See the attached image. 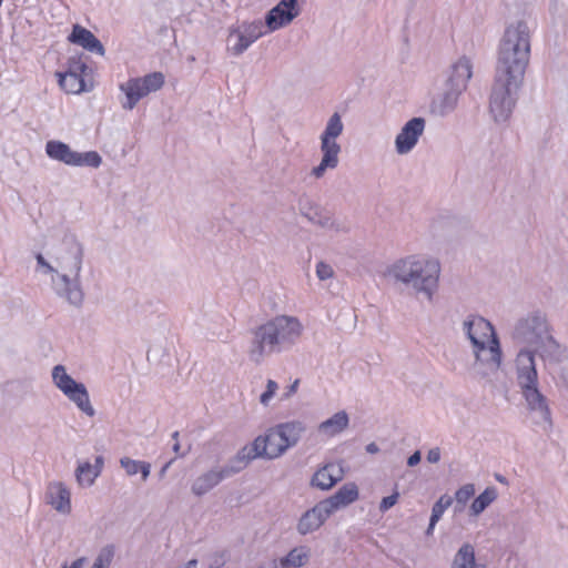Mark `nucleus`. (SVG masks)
<instances>
[{
    "label": "nucleus",
    "mask_w": 568,
    "mask_h": 568,
    "mask_svg": "<svg viewBox=\"0 0 568 568\" xmlns=\"http://www.w3.org/2000/svg\"><path fill=\"white\" fill-rule=\"evenodd\" d=\"M100 475V468H97L89 462L79 464L75 469V478L80 486L90 487Z\"/></svg>",
    "instance_id": "31"
},
{
    "label": "nucleus",
    "mask_w": 568,
    "mask_h": 568,
    "mask_svg": "<svg viewBox=\"0 0 568 568\" xmlns=\"http://www.w3.org/2000/svg\"><path fill=\"white\" fill-rule=\"evenodd\" d=\"M298 211L310 223L334 233H347V224L310 199H301Z\"/></svg>",
    "instance_id": "13"
},
{
    "label": "nucleus",
    "mask_w": 568,
    "mask_h": 568,
    "mask_svg": "<svg viewBox=\"0 0 568 568\" xmlns=\"http://www.w3.org/2000/svg\"><path fill=\"white\" fill-rule=\"evenodd\" d=\"M84 562V558H79L74 560L69 568H82Z\"/></svg>",
    "instance_id": "47"
},
{
    "label": "nucleus",
    "mask_w": 568,
    "mask_h": 568,
    "mask_svg": "<svg viewBox=\"0 0 568 568\" xmlns=\"http://www.w3.org/2000/svg\"><path fill=\"white\" fill-rule=\"evenodd\" d=\"M515 374L519 392L532 422L544 432H550L552 429L551 409L547 397L539 389L536 362L530 352L517 353Z\"/></svg>",
    "instance_id": "5"
},
{
    "label": "nucleus",
    "mask_w": 568,
    "mask_h": 568,
    "mask_svg": "<svg viewBox=\"0 0 568 568\" xmlns=\"http://www.w3.org/2000/svg\"><path fill=\"white\" fill-rule=\"evenodd\" d=\"M436 524L437 523H433V518L429 519V525H428L427 530H426L427 535H432L433 534V530H434Z\"/></svg>",
    "instance_id": "49"
},
{
    "label": "nucleus",
    "mask_w": 568,
    "mask_h": 568,
    "mask_svg": "<svg viewBox=\"0 0 568 568\" xmlns=\"http://www.w3.org/2000/svg\"><path fill=\"white\" fill-rule=\"evenodd\" d=\"M68 39L70 42L81 45L90 52L98 53L101 57L105 54V50L101 41L90 30L79 24L73 26L72 32Z\"/></svg>",
    "instance_id": "24"
},
{
    "label": "nucleus",
    "mask_w": 568,
    "mask_h": 568,
    "mask_svg": "<svg viewBox=\"0 0 568 568\" xmlns=\"http://www.w3.org/2000/svg\"><path fill=\"white\" fill-rule=\"evenodd\" d=\"M170 464H171V462H170V463H168V464L162 468L161 474H164V473L166 471V469L169 468Z\"/></svg>",
    "instance_id": "53"
},
{
    "label": "nucleus",
    "mask_w": 568,
    "mask_h": 568,
    "mask_svg": "<svg viewBox=\"0 0 568 568\" xmlns=\"http://www.w3.org/2000/svg\"><path fill=\"white\" fill-rule=\"evenodd\" d=\"M450 568H486L476 562L474 546L466 542L455 554Z\"/></svg>",
    "instance_id": "27"
},
{
    "label": "nucleus",
    "mask_w": 568,
    "mask_h": 568,
    "mask_svg": "<svg viewBox=\"0 0 568 568\" xmlns=\"http://www.w3.org/2000/svg\"><path fill=\"white\" fill-rule=\"evenodd\" d=\"M44 499L57 513L68 516L72 511L71 491L62 481L48 484Z\"/></svg>",
    "instance_id": "17"
},
{
    "label": "nucleus",
    "mask_w": 568,
    "mask_h": 568,
    "mask_svg": "<svg viewBox=\"0 0 568 568\" xmlns=\"http://www.w3.org/2000/svg\"><path fill=\"white\" fill-rule=\"evenodd\" d=\"M496 479H497L499 483H501V484H506V483H507V481H506V479H505L503 476H500V475H496Z\"/></svg>",
    "instance_id": "51"
},
{
    "label": "nucleus",
    "mask_w": 568,
    "mask_h": 568,
    "mask_svg": "<svg viewBox=\"0 0 568 568\" xmlns=\"http://www.w3.org/2000/svg\"><path fill=\"white\" fill-rule=\"evenodd\" d=\"M59 84L67 93H80L84 91V80L82 77L70 73H58Z\"/></svg>",
    "instance_id": "33"
},
{
    "label": "nucleus",
    "mask_w": 568,
    "mask_h": 568,
    "mask_svg": "<svg viewBox=\"0 0 568 568\" xmlns=\"http://www.w3.org/2000/svg\"><path fill=\"white\" fill-rule=\"evenodd\" d=\"M463 92L464 91L462 89L445 83L444 90L432 101V112L439 116L450 114L456 109L459 97Z\"/></svg>",
    "instance_id": "18"
},
{
    "label": "nucleus",
    "mask_w": 568,
    "mask_h": 568,
    "mask_svg": "<svg viewBox=\"0 0 568 568\" xmlns=\"http://www.w3.org/2000/svg\"><path fill=\"white\" fill-rule=\"evenodd\" d=\"M224 564H225V560H224L223 555L215 554L211 558L210 568H221L222 566H224Z\"/></svg>",
    "instance_id": "43"
},
{
    "label": "nucleus",
    "mask_w": 568,
    "mask_h": 568,
    "mask_svg": "<svg viewBox=\"0 0 568 568\" xmlns=\"http://www.w3.org/2000/svg\"><path fill=\"white\" fill-rule=\"evenodd\" d=\"M497 498V490L495 487H487L479 496H477L470 505V514L478 516L481 514L495 499Z\"/></svg>",
    "instance_id": "32"
},
{
    "label": "nucleus",
    "mask_w": 568,
    "mask_h": 568,
    "mask_svg": "<svg viewBox=\"0 0 568 568\" xmlns=\"http://www.w3.org/2000/svg\"><path fill=\"white\" fill-rule=\"evenodd\" d=\"M256 449L257 447H254L252 443L250 445H245L232 459L229 460L226 465L220 466V471L224 479L240 473L248 465L250 462L261 458Z\"/></svg>",
    "instance_id": "20"
},
{
    "label": "nucleus",
    "mask_w": 568,
    "mask_h": 568,
    "mask_svg": "<svg viewBox=\"0 0 568 568\" xmlns=\"http://www.w3.org/2000/svg\"><path fill=\"white\" fill-rule=\"evenodd\" d=\"M509 336L515 344L523 346L518 352H530L535 362L536 355L548 364H559L565 358L566 349L554 336L548 316L541 310H532L517 317Z\"/></svg>",
    "instance_id": "2"
},
{
    "label": "nucleus",
    "mask_w": 568,
    "mask_h": 568,
    "mask_svg": "<svg viewBox=\"0 0 568 568\" xmlns=\"http://www.w3.org/2000/svg\"><path fill=\"white\" fill-rule=\"evenodd\" d=\"M343 477L342 466L333 463L326 464L313 475L311 486L321 490H328L341 481Z\"/></svg>",
    "instance_id": "22"
},
{
    "label": "nucleus",
    "mask_w": 568,
    "mask_h": 568,
    "mask_svg": "<svg viewBox=\"0 0 568 568\" xmlns=\"http://www.w3.org/2000/svg\"><path fill=\"white\" fill-rule=\"evenodd\" d=\"M178 437H179V432H174V433L172 434V438H173L175 442H178Z\"/></svg>",
    "instance_id": "52"
},
{
    "label": "nucleus",
    "mask_w": 568,
    "mask_h": 568,
    "mask_svg": "<svg viewBox=\"0 0 568 568\" xmlns=\"http://www.w3.org/2000/svg\"><path fill=\"white\" fill-rule=\"evenodd\" d=\"M331 515L329 510H327L324 504L320 501L312 509H308L302 515L297 524V531L301 535H307L315 531Z\"/></svg>",
    "instance_id": "19"
},
{
    "label": "nucleus",
    "mask_w": 568,
    "mask_h": 568,
    "mask_svg": "<svg viewBox=\"0 0 568 568\" xmlns=\"http://www.w3.org/2000/svg\"><path fill=\"white\" fill-rule=\"evenodd\" d=\"M303 333V325L295 316L278 315L258 326L253 333L250 357L260 363L265 355L290 349Z\"/></svg>",
    "instance_id": "7"
},
{
    "label": "nucleus",
    "mask_w": 568,
    "mask_h": 568,
    "mask_svg": "<svg viewBox=\"0 0 568 568\" xmlns=\"http://www.w3.org/2000/svg\"><path fill=\"white\" fill-rule=\"evenodd\" d=\"M164 74L159 71L144 77L129 79L119 85V89L125 95L124 101L121 102V106L124 110H133L141 99L159 91L164 85Z\"/></svg>",
    "instance_id": "11"
},
{
    "label": "nucleus",
    "mask_w": 568,
    "mask_h": 568,
    "mask_svg": "<svg viewBox=\"0 0 568 568\" xmlns=\"http://www.w3.org/2000/svg\"><path fill=\"white\" fill-rule=\"evenodd\" d=\"M180 449H181V446H180L179 442H175V444L173 445L174 453L178 454L179 456H185L186 452L180 453Z\"/></svg>",
    "instance_id": "48"
},
{
    "label": "nucleus",
    "mask_w": 568,
    "mask_h": 568,
    "mask_svg": "<svg viewBox=\"0 0 568 568\" xmlns=\"http://www.w3.org/2000/svg\"><path fill=\"white\" fill-rule=\"evenodd\" d=\"M474 484H466L455 493V499L458 504L465 505L474 496Z\"/></svg>",
    "instance_id": "38"
},
{
    "label": "nucleus",
    "mask_w": 568,
    "mask_h": 568,
    "mask_svg": "<svg viewBox=\"0 0 568 568\" xmlns=\"http://www.w3.org/2000/svg\"><path fill=\"white\" fill-rule=\"evenodd\" d=\"M440 272L437 258L408 255L392 263L385 271V277L394 285L410 290L416 296L432 302L439 286Z\"/></svg>",
    "instance_id": "4"
},
{
    "label": "nucleus",
    "mask_w": 568,
    "mask_h": 568,
    "mask_svg": "<svg viewBox=\"0 0 568 568\" xmlns=\"http://www.w3.org/2000/svg\"><path fill=\"white\" fill-rule=\"evenodd\" d=\"M305 430L306 426L301 420L281 423L270 428L264 436H257L252 444L257 447L261 458L275 459L296 446Z\"/></svg>",
    "instance_id": "8"
},
{
    "label": "nucleus",
    "mask_w": 568,
    "mask_h": 568,
    "mask_svg": "<svg viewBox=\"0 0 568 568\" xmlns=\"http://www.w3.org/2000/svg\"><path fill=\"white\" fill-rule=\"evenodd\" d=\"M358 499V487L355 483L343 485L334 495L322 500L324 506L333 514L335 510L346 507Z\"/></svg>",
    "instance_id": "23"
},
{
    "label": "nucleus",
    "mask_w": 568,
    "mask_h": 568,
    "mask_svg": "<svg viewBox=\"0 0 568 568\" xmlns=\"http://www.w3.org/2000/svg\"><path fill=\"white\" fill-rule=\"evenodd\" d=\"M426 459L430 464H437L440 460V448L434 447L429 449Z\"/></svg>",
    "instance_id": "42"
},
{
    "label": "nucleus",
    "mask_w": 568,
    "mask_h": 568,
    "mask_svg": "<svg viewBox=\"0 0 568 568\" xmlns=\"http://www.w3.org/2000/svg\"><path fill=\"white\" fill-rule=\"evenodd\" d=\"M460 331L470 344L474 361L469 368L475 377L486 378L496 373L503 363V351L494 325L470 314L462 322Z\"/></svg>",
    "instance_id": "3"
},
{
    "label": "nucleus",
    "mask_w": 568,
    "mask_h": 568,
    "mask_svg": "<svg viewBox=\"0 0 568 568\" xmlns=\"http://www.w3.org/2000/svg\"><path fill=\"white\" fill-rule=\"evenodd\" d=\"M300 381L295 379L292 385L288 386L286 393L284 394L285 398H290L293 394L297 392Z\"/></svg>",
    "instance_id": "45"
},
{
    "label": "nucleus",
    "mask_w": 568,
    "mask_h": 568,
    "mask_svg": "<svg viewBox=\"0 0 568 568\" xmlns=\"http://www.w3.org/2000/svg\"><path fill=\"white\" fill-rule=\"evenodd\" d=\"M532 29L526 20L510 22L497 50L495 71L524 78L530 59Z\"/></svg>",
    "instance_id": "6"
},
{
    "label": "nucleus",
    "mask_w": 568,
    "mask_h": 568,
    "mask_svg": "<svg viewBox=\"0 0 568 568\" xmlns=\"http://www.w3.org/2000/svg\"><path fill=\"white\" fill-rule=\"evenodd\" d=\"M471 77L473 63L468 57L463 55L452 64L445 83L465 91Z\"/></svg>",
    "instance_id": "21"
},
{
    "label": "nucleus",
    "mask_w": 568,
    "mask_h": 568,
    "mask_svg": "<svg viewBox=\"0 0 568 568\" xmlns=\"http://www.w3.org/2000/svg\"><path fill=\"white\" fill-rule=\"evenodd\" d=\"M120 465L128 476H134L138 473H141L142 480H146L151 473V465L149 463L135 460L130 457H122L120 459Z\"/></svg>",
    "instance_id": "30"
},
{
    "label": "nucleus",
    "mask_w": 568,
    "mask_h": 568,
    "mask_svg": "<svg viewBox=\"0 0 568 568\" xmlns=\"http://www.w3.org/2000/svg\"><path fill=\"white\" fill-rule=\"evenodd\" d=\"M262 20L243 22L236 30L230 34V41L235 40L231 51L235 55L242 54L257 39L270 32Z\"/></svg>",
    "instance_id": "14"
},
{
    "label": "nucleus",
    "mask_w": 568,
    "mask_h": 568,
    "mask_svg": "<svg viewBox=\"0 0 568 568\" xmlns=\"http://www.w3.org/2000/svg\"><path fill=\"white\" fill-rule=\"evenodd\" d=\"M52 381L55 387L63 393V395L77 388L82 383L77 382L68 373L63 365H55L52 368Z\"/></svg>",
    "instance_id": "29"
},
{
    "label": "nucleus",
    "mask_w": 568,
    "mask_h": 568,
    "mask_svg": "<svg viewBox=\"0 0 568 568\" xmlns=\"http://www.w3.org/2000/svg\"><path fill=\"white\" fill-rule=\"evenodd\" d=\"M399 494L398 491H395L390 496L384 497L379 504V510L382 513H386L388 509H390L393 506H395L398 501Z\"/></svg>",
    "instance_id": "41"
},
{
    "label": "nucleus",
    "mask_w": 568,
    "mask_h": 568,
    "mask_svg": "<svg viewBox=\"0 0 568 568\" xmlns=\"http://www.w3.org/2000/svg\"><path fill=\"white\" fill-rule=\"evenodd\" d=\"M422 455L419 450H416L414 454H412L407 459V465L409 467H414L420 463Z\"/></svg>",
    "instance_id": "44"
},
{
    "label": "nucleus",
    "mask_w": 568,
    "mask_h": 568,
    "mask_svg": "<svg viewBox=\"0 0 568 568\" xmlns=\"http://www.w3.org/2000/svg\"><path fill=\"white\" fill-rule=\"evenodd\" d=\"M524 78L495 71V81L489 97V112L496 123H505L510 118Z\"/></svg>",
    "instance_id": "9"
},
{
    "label": "nucleus",
    "mask_w": 568,
    "mask_h": 568,
    "mask_svg": "<svg viewBox=\"0 0 568 568\" xmlns=\"http://www.w3.org/2000/svg\"><path fill=\"white\" fill-rule=\"evenodd\" d=\"M223 480L224 477L220 471V466H215L193 480L191 491L197 497L204 496Z\"/></svg>",
    "instance_id": "25"
},
{
    "label": "nucleus",
    "mask_w": 568,
    "mask_h": 568,
    "mask_svg": "<svg viewBox=\"0 0 568 568\" xmlns=\"http://www.w3.org/2000/svg\"><path fill=\"white\" fill-rule=\"evenodd\" d=\"M62 568H68V567H67V565H63V567H62Z\"/></svg>",
    "instance_id": "54"
},
{
    "label": "nucleus",
    "mask_w": 568,
    "mask_h": 568,
    "mask_svg": "<svg viewBox=\"0 0 568 568\" xmlns=\"http://www.w3.org/2000/svg\"><path fill=\"white\" fill-rule=\"evenodd\" d=\"M453 504V498L448 495H443L432 508L430 518H433V523H438L442 518L443 514Z\"/></svg>",
    "instance_id": "35"
},
{
    "label": "nucleus",
    "mask_w": 568,
    "mask_h": 568,
    "mask_svg": "<svg viewBox=\"0 0 568 568\" xmlns=\"http://www.w3.org/2000/svg\"><path fill=\"white\" fill-rule=\"evenodd\" d=\"M298 14L297 0H281L266 13L264 24L272 32L288 26Z\"/></svg>",
    "instance_id": "16"
},
{
    "label": "nucleus",
    "mask_w": 568,
    "mask_h": 568,
    "mask_svg": "<svg viewBox=\"0 0 568 568\" xmlns=\"http://www.w3.org/2000/svg\"><path fill=\"white\" fill-rule=\"evenodd\" d=\"M278 389V385L275 381L268 379L266 384V389L260 396V403L263 406H267L271 399L274 397L276 390Z\"/></svg>",
    "instance_id": "39"
},
{
    "label": "nucleus",
    "mask_w": 568,
    "mask_h": 568,
    "mask_svg": "<svg viewBox=\"0 0 568 568\" xmlns=\"http://www.w3.org/2000/svg\"><path fill=\"white\" fill-rule=\"evenodd\" d=\"M93 466H95L97 468H100V470H101L102 466H103V458L101 456H98L95 458V464Z\"/></svg>",
    "instance_id": "50"
},
{
    "label": "nucleus",
    "mask_w": 568,
    "mask_h": 568,
    "mask_svg": "<svg viewBox=\"0 0 568 568\" xmlns=\"http://www.w3.org/2000/svg\"><path fill=\"white\" fill-rule=\"evenodd\" d=\"M45 153L50 159L69 166H89L97 169L102 163V158L98 152H77L73 151L69 144L57 140L47 142Z\"/></svg>",
    "instance_id": "12"
},
{
    "label": "nucleus",
    "mask_w": 568,
    "mask_h": 568,
    "mask_svg": "<svg viewBox=\"0 0 568 568\" xmlns=\"http://www.w3.org/2000/svg\"><path fill=\"white\" fill-rule=\"evenodd\" d=\"M344 123L339 113L334 112L327 120L323 132L320 135V149L322 159L318 165L312 170V175L316 179L324 176L327 170H334L339 162L342 151L337 139L343 134Z\"/></svg>",
    "instance_id": "10"
},
{
    "label": "nucleus",
    "mask_w": 568,
    "mask_h": 568,
    "mask_svg": "<svg viewBox=\"0 0 568 568\" xmlns=\"http://www.w3.org/2000/svg\"><path fill=\"white\" fill-rule=\"evenodd\" d=\"M64 396L68 397V399L71 400L87 416L93 417L95 415V409L91 404L90 396L84 384L79 385L77 388L69 392Z\"/></svg>",
    "instance_id": "28"
},
{
    "label": "nucleus",
    "mask_w": 568,
    "mask_h": 568,
    "mask_svg": "<svg viewBox=\"0 0 568 568\" xmlns=\"http://www.w3.org/2000/svg\"><path fill=\"white\" fill-rule=\"evenodd\" d=\"M43 254L36 255V271L51 275V287L54 294L68 304L80 307L84 301L81 281L84 250L73 234H65L60 242L53 244Z\"/></svg>",
    "instance_id": "1"
},
{
    "label": "nucleus",
    "mask_w": 568,
    "mask_h": 568,
    "mask_svg": "<svg viewBox=\"0 0 568 568\" xmlns=\"http://www.w3.org/2000/svg\"><path fill=\"white\" fill-rule=\"evenodd\" d=\"M349 425V417L345 410L335 413L332 417L323 420L317 429L318 433L326 437H334L343 433Z\"/></svg>",
    "instance_id": "26"
},
{
    "label": "nucleus",
    "mask_w": 568,
    "mask_h": 568,
    "mask_svg": "<svg viewBox=\"0 0 568 568\" xmlns=\"http://www.w3.org/2000/svg\"><path fill=\"white\" fill-rule=\"evenodd\" d=\"M366 452L368 454H376L379 452V447L377 446L376 443H369L368 445H366Z\"/></svg>",
    "instance_id": "46"
},
{
    "label": "nucleus",
    "mask_w": 568,
    "mask_h": 568,
    "mask_svg": "<svg viewBox=\"0 0 568 568\" xmlns=\"http://www.w3.org/2000/svg\"><path fill=\"white\" fill-rule=\"evenodd\" d=\"M114 556V550L112 546H106L102 548L97 556L92 568H109Z\"/></svg>",
    "instance_id": "36"
},
{
    "label": "nucleus",
    "mask_w": 568,
    "mask_h": 568,
    "mask_svg": "<svg viewBox=\"0 0 568 568\" xmlns=\"http://www.w3.org/2000/svg\"><path fill=\"white\" fill-rule=\"evenodd\" d=\"M426 121L416 116L408 120L395 138V150L397 154L404 155L413 151L420 136L424 134Z\"/></svg>",
    "instance_id": "15"
},
{
    "label": "nucleus",
    "mask_w": 568,
    "mask_h": 568,
    "mask_svg": "<svg viewBox=\"0 0 568 568\" xmlns=\"http://www.w3.org/2000/svg\"><path fill=\"white\" fill-rule=\"evenodd\" d=\"M87 69L88 65L81 57H71L68 60V70L65 71V73L82 77Z\"/></svg>",
    "instance_id": "37"
},
{
    "label": "nucleus",
    "mask_w": 568,
    "mask_h": 568,
    "mask_svg": "<svg viewBox=\"0 0 568 568\" xmlns=\"http://www.w3.org/2000/svg\"><path fill=\"white\" fill-rule=\"evenodd\" d=\"M316 275L321 281L328 280L334 275L333 267L329 264L320 262L316 265Z\"/></svg>",
    "instance_id": "40"
},
{
    "label": "nucleus",
    "mask_w": 568,
    "mask_h": 568,
    "mask_svg": "<svg viewBox=\"0 0 568 568\" xmlns=\"http://www.w3.org/2000/svg\"><path fill=\"white\" fill-rule=\"evenodd\" d=\"M306 560L307 551L304 548H294L281 560V565L283 568H297L305 565Z\"/></svg>",
    "instance_id": "34"
}]
</instances>
